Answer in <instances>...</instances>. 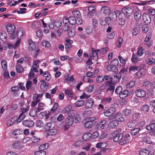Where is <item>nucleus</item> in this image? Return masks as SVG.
<instances>
[{"mask_svg": "<svg viewBox=\"0 0 155 155\" xmlns=\"http://www.w3.org/2000/svg\"><path fill=\"white\" fill-rule=\"evenodd\" d=\"M48 147V143L42 144L39 147V150H44Z\"/></svg>", "mask_w": 155, "mask_h": 155, "instance_id": "62", "label": "nucleus"}, {"mask_svg": "<svg viewBox=\"0 0 155 155\" xmlns=\"http://www.w3.org/2000/svg\"><path fill=\"white\" fill-rule=\"evenodd\" d=\"M123 114L125 116H128L130 115L131 113V110L128 108H126L123 110Z\"/></svg>", "mask_w": 155, "mask_h": 155, "instance_id": "38", "label": "nucleus"}, {"mask_svg": "<svg viewBox=\"0 0 155 155\" xmlns=\"http://www.w3.org/2000/svg\"><path fill=\"white\" fill-rule=\"evenodd\" d=\"M41 82H42L40 85L41 89L42 90L46 91L49 86L48 83L44 81H41Z\"/></svg>", "mask_w": 155, "mask_h": 155, "instance_id": "19", "label": "nucleus"}, {"mask_svg": "<svg viewBox=\"0 0 155 155\" xmlns=\"http://www.w3.org/2000/svg\"><path fill=\"white\" fill-rule=\"evenodd\" d=\"M142 15L141 11L137 9L135 12L134 14V17L135 19L137 22L139 21Z\"/></svg>", "mask_w": 155, "mask_h": 155, "instance_id": "12", "label": "nucleus"}, {"mask_svg": "<svg viewBox=\"0 0 155 155\" xmlns=\"http://www.w3.org/2000/svg\"><path fill=\"white\" fill-rule=\"evenodd\" d=\"M74 121V118H72L70 117H68L65 120V124L63 126L64 130H68L69 127L73 124Z\"/></svg>", "mask_w": 155, "mask_h": 155, "instance_id": "5", "label": "nucleus"}, {"mask_svg": "<svg viewBox=\"0 0 155 155\" xmlns=\"http://www.w3.org/2000/svg\"><path fill=\"white\" fill-rule=\"evenodd\" d=\"M107 146V144L105 143L99 142L96 145V147L98 148H104Z\"/></svg>", "mask_w": 155, "mask_h": 155, "instance_id": "46", "label": "nucleus"}, {"mask_svg": "<svg viewBox=\"0 0 155 155\" xmlns=\"http://www.w3.org/2000/svg\"><path fill=\"white\" fill-rule=\"evenodd\" d=\"M121 130L119 129L114 131L112 134V138L115 142L119 141L123 138V134L120 133Z\"/></svg>", "mask_w": 155, "mask_h": 155, "instance_id": "2", "label": "nucleus"}, {"mask_svg": "<svg viewBox=\"0 0 155 155\" xmlns=\"http://www.w3.org/2000/svg\"><path fill=\"white\" fill-rule=\"evenodd\" d=\"M107 69L108 71H112L114 72H116L118 70V68L113 65L112 64H110L107 66Z\"/></svg>", "mask_w": 155, "mask_h": 155, "instance_id": "21", "label": "nucleus"}, {"mask_svg": "<svg viewBox=\"0 0 155 155\" xmlns=\"http://www.w3.org/2000/svg\"><path fill=\"white\" fill-rule=\"evenodd\" d=\"M42 45L46 48H49L50 46V44L48 41H43L42 43Z\"/></svg>", "mask_w": 155, "mask_h": 155, "instance_id": "63", "label": "nucleus"}, {"mask_svg": "<svg viewBox=\"0 0 155 155\" xmlns=\"http://www.w3.org/2000/svg\"><path fill=\"white\" fill-rule=\"evenodd\" d=\"M142 17L143 20L146 25H148L151 23V19L150 15H143Z\"/></svg>", "mask_w": 155, "mask_h": 155, "instance_id": "11", "label": "nucleus"}, {"mask_svg": "<svg viewBox=\"0 0 155 155\" xmlns=\"http://www.w3.org/2000/svg\"><path fill=\"white\" fill-rule=\"evenodd\" d=\"M130 137V135L129 134L126 135V136H123V138L119 141V144L121 145L127 144L129 142Z\"/></svg>", "mask_w": 155, "mask_h": 155, "instance_id": "8", "label": "nucleus"}, {"mask_svg": "<svg viewBox=\"0 0 155 155\" xmlns=\"http://www.w3.org/2000/svg\"><path fill=\"white\" fill-rule=\"evenodd\" d=\"M92 114V111L91 110H88L85 111L83 114V115L85 117H89L91 116Z\"/></svg>", "mask_w": 155, "mask_h": 155, "instance_id": "34", "label": "nucleus"}, {"mask_svg": "<svg viewBox=\"0 0 155 155\" xmlns=\"http://www.w3.org/2000/svg\"><path fill=\"white\" fill-rule=\"evenodd\" d=\"M94 88V87L93 85H89L86 87L85 90L87 92H91L93 91Z\"/></svg>", "mask_w": 155, "mask_h": 155, "instance_id": "55", "label": "nucleus"}, {"mask_svg": "<svg viewBox=\"0 0 155 155\" xmlns=\"http://www.w3.org/2000/svg\"><path fill=\"white\" fill-rule=\"evenodd\" d=\"M57 133V131L55 129H51L48 132V134L50 135H55Z\"/></svg>", "mask_w": 155, "mask_h": 155, "instance_id": "57", "label": "nucleus"}, {"mask_svg": "<svg viewBox=\"0 0 155 155\" xmlns=\"http://www.w3.org/2000/svg\"><path fill=\"white\" fill-rule=\"evenodd\" d=\"M22 132V131L21 130L19 129H17L14 130L13 131L12 134L13 135L16 136L20 134Z\"/></svg>", "mask_w": 155, "mask_h": 155, "instance_id": "61", "label": "nucleus"}, {"mask_svg": "<svg viewBox=\"0 0 155 155\" xmlns=\"http://www.w3.org/2000/svg\"><path fill=\"white\" fill-rule=\"evenodd\" d=\"M136 82L134 81H130L127 83L126 85V87L128 89H130L133 87L135 85Z\"/></svg>", "mask_w": 155, "mask_h": 155, "instance_id": "39", "label": "nucleus"}, {"mask_svg": "<svg viewBox=\"0 0 155 155\" xmlns=\"http://www.w3.org/2000/svg\"><path fill=\"white\" fill-rule=\"evenodd\" d=\"M91 50L92 57H93V59L94 60H95V61H96L97 59V51L93 49H92Z\"/></svg>", "mask_w": 155, "mask_h": 155, "instance_id": "48", "label": "nucleus"}, {"mask_svg": "<svg viewBox=\"0 0 155 155\" xmlns=\"http://www.w3.org/2000/svg\"><path fill=\"white\" fill-rule=\"evenodd\" d=\"M65 94L68 95L70 97H72L74 95V93L70 89H68L64 90Z\"/></svg>", "mask_w": 155, "mask_h": 155, "instance_id": "29", "label": "nucleus"}, {"mask_svg": "<svg viewBox=\"0 0 155 155\" xmlns=\"http://www.w3.org/2000/svg\"><path fill=\"white\" fill-rule=\"evenodd\" d=\"M75 34L76 32L74 29L72 28L69 30L68 32V35L69 37L72 38L74 37Z\"/></svg>", "mask_w": 155, "mask_h": 155, "instance_id": "30", "label": "nucleus"}, {"mask_svg": "<svg viewBox=\"0 0 155 155\" xmlns=\"http://www.w3.org/2000/svg\"><path fill=\"white\" fill-rule=\"evenodd\" d=\"M107 122V121L105 120H103L100 121L99 124V126L101 129H103L104 128Z\"/></svg>", "mask_w": 155, "mask_h": 155, "instance_id": "40", "label": "nucleus"}, {"mask_svg": "<svg viewBox=\"0 0 155 155\" xmlns=\"http://www.w3.org/2000/svg\"><path fill=\"white\" fill-rule=\"evenodd\" d=\"M110 64H112L113 65L117 67V66L119 64V61L117 59H115L111 61Z\"/></svg>", "mask_w": 155, "mask_h": 155, "instance_id": "59", "label": "nucleus"}, {"mask_svg": "<svg viewBox=\"0 0 155 155\" xmlns=\"http://www.w3.org/2000/svg\"><path fill=\"white\" fill-rule=\"evenodd\" d=\"M110 15H111L110 16V18L111 19L113 18V17L111 18L112 15H113L114 16V17L118 18V19L119 20L121 19H123V16L124 14L123 12H120L118 11H116L115 12L114 14H111Z\"/></svg>", "mask_w": 155, "mask_h": 155, "instance_id": "10", "label": "nucleus"}, {"mask_svg": "<svg viewBox=\"0 0 155 155\" xmlns=\"http://www.w3.org/2000/svg\"><path fill=\"white\" fill-rule=\"evenodd\" d=\"M155 128V123L154 124H150L146 127L147 130H150L153 129Z\"/></svg>", "mask_w": 155, "mask_h": 155, "instance_id": "60", "label": "nucleus"}, {"mask_svg": "<svg viewBox=\"0 0 155 155\" xmlns=\"http://www.w3.org/2000/svg\"><path fill=\"white\" fill-rule=\"evenodd\" d=\"M101 11L105 14H108L110 12V8L107 6H104L101 8Z\"/></svg>", "mask_w": 155, "mask_h": 155, "instance_id": "31", "label": "nucleus"}, {"mask_svg": "<svg viewBox=\"0 0 155 155\" xmlns=\"http://www.w3.org/2000/svg\"><path fill=\"white\" fill-rule=\"evenodd\" d=\"M12 92L14 96H17L19 94V87L18 86H14L11 89Z\"/></svg>", "mask_w": 155, "mask_h": 155, "instance_id": "15", "label": "nucleus"}, {"mask_svg": "<svg viewBox=\"0 0 155 155\" xmlns=\"http://www.w3.org/2000/svg\"><path fill=\"white\" fill-rule=\"evenodd\" d=\"M75 18L73 16L70 17L69 18L70 24L72 25H75L76 23Z\"/></svg>", "mask_w": 155, "mask_h": 155, "instance_id": "54", "label": "nucleus"}, {"mask_svg": "<svg viewBox=\"0 0 155 155\" xmlns=\"http://www.w3.org/2000/svg\"><path fill=\"white\" fill-rule=\"evenodd\" d=\"M27 113H21L19 115L18 119H16L17 120V122L18 123H19L22 120L25 118L26 116L27 115Z\"/></svg>", "mask_w": 155, "mask_h": 155, "instance_id": "26", "label": "nucleus"}, {"mask_svg": "<svg viewBox=\"0 0 155 155\" xmlns=\"http://www.w3.org/2000/svg\"><path fill=\"white\" fill-rule=\"evenodd\" d=\"M23 125L26 127H31L33 126L34 125V123L31 120H26L22 122Z\"/></svg>", "mask_w": 155, "mask_h": 155, "instance_id": "13", "label": "nucleus"}, {"mask_svg": "<svg viewBox=\"0 0 155 155\" xmlns=\"http://www.w3.org/2000/svg\"><path fill=\"white\" fill-rule=\"evenodd\" d=\"M145 52L144 49L142 47H140L137 48V54L139 57L142 56Z\"/></svg>", "mask_w": 155, "mask_h": 155, "instance_id": "27", "label": "nucleus"}, {"mask_svg": "<svg viewBox=\"0 0 155 155\" xmlns=\"http://www.w3.org/2000/svg\"><path fill=\"white\" fill-rule=\"evenodd\" d=\"M123 91V88L121 86H119L116 87L115 90V93L117 94H120Z\"/></svg>", "mask_w": 155, "mask_h": 155, "instance_id": "43", "label": "nucleus"}, {"mask_svg": "<svg viewBox=\"0 0 155 155\" xmlns=\"http://www.w3.org/2000/svg\"><path fill=\"white\" fill-rule=\"evenodd\" d=\"M116 111L114 107H111L106 110L104 113L105 115L107 117L111 116Z\"/></svg>", "mask_w": 155, "mask_h": 155, "instance_id": "14", "label": "nucleus"}, {"mask_svg": "<svg viewBox=\"0 0 155 155\" xmlns=\"http://www.w3.org/2000/svg\"><path fill=\"white\" fill-rule=\"evenodd\" d=\"M76 112L75 110H70L68 113V117H70L72 118H73V117H74L75 115V114Z\"/></svg>", "mask_w": 155, "mask_h": 155, "instance_id": "51", "label": "nucleus"}, {"mask_svg": "<svg viewBox=\"0 0 155 155\" xmlns=\"http://www.w3.org/2000/svg\"><path fill=\"white\" fill-rule=\"evenodd\" d=\"M140 155H149V151L147 149H143L139 151Z\"/></svg>", "mask_w": 155, "mask_h": 155, "instance_id": "41", "label": "nucleus"}, {"mask_svg": "<svg viewBox=\"0 0 155 155\" xmlns=\"http://www.w3.org/2000/svg\"><path fill=\"white\" fill-rule=\"evenodd\" d=\"M136 121L134 120L130 121L127 123V126L129 127L132 128L135 127L137 125Z\"/></svg>", "mask_w": 155, "mask_h": 155, "instance_id": "35", "label": "nucleus"}, {"mask_svg": "<svg viewBox=\"0 0 155 155\" xmlns=\"http://www.w3.org/2000/svg\"><path fill=\"white\" fill-rule=\"evenodd\" d=\"M111 100L112 98L110 97H105L103 99L102 102L105 104H108L111 101Z\"/></svg>", "mask_w": 155, "mask_h": 155, "instance_id": "45", "label": "nucleus"}, {"mask_svg": "<svg viewBox=\"0 0 155 155\" xmlns=\"http://www.w3.org/2000/svg\"><path fill=\"white\" fill-rule=\"evenodd\" d=\"M95 123L94 122H92L91 121L87 120L84 123V126L85 128H91L94 124Z\"/></svg>", "mask_w": 155, "mask_h": 155, "instance_id": "24", "label": "nucleus"}, {"mask_svg": "<svg viewBox=\"0 0 155 155\" xmlns=\"http://www.w3.org/2000/svg\"><path fill=\"white\" fill-rule=\"evenodd\" d=\"M109 118L110 120L114 119H118V120L120 122L123 121L124 120V118L123 117L122 115L120 113H117L116 116H114L112 115Z\"/></svg>", "mask_w": 155, "mask_h": 155, "instance_id": "9", "label": "nucleus"}, {"mask_svg": "<svg viewBox=\"0 0 155 155\" xmlns=\"http://www.w3.org/2000/svg\"><path fill=\"white\" fill-rule=\"evenodd\" d=\"M29 104L27 103L21 108V111L23 113H27L26 112L29 110Z\"/></svg>", "mask_w": 155, "mask_h": 155, "instance_id": "25", "label": "nucleus"}, {"mask_svg": "<svg viewBox=\"0 0 155 155\" xmlns=\"http://www.w3.org/2000/svg\"><path fill=\"white\" fill-rule=\"evenodd\" d=\"M16 68L18 73H21L24 71V68L21 65H17L16 66Z\"/></svg>", "mask_w": 155, "mask_h": 155, "instance_id": "37", "label": "nucleus"}, {"mask_svg": "<svg viewBox=\"0 0 155 155\" xmlns=\"http://www.w3.org/2000/svg\"><path fill=\"white\" fill-rule=\"evenodd\" d=\"M28 43L29 44L28 47L29 50L31 51L34 50L36 48V46L34 42L31 40H29L28 41Z\"/></svg>", "mask_w": 155, "mask_h": 155, "instance_id": "22", "label": "nucleus"}, {"mask_svg": "<svg viewBox=\"0 0 155 155\" xmlns=\"http://www.w3.org/2000/svg\"><path fill=\"white\" fill-rule=\"evenodd\" d=\"M35 155H46V152L43 150H39L35 152Z\"/></svg>", "mask_w": 155, "mask_h": 155, "instance_id": "53", "label": "nucleus"}, {"mask_svg": "<svg viewBox=\"0 0 155 155\" xmlns=\"http://www.w3.org/2000/svg\"><path fill=\"white\" fill-rule=\"evenodd\" d=\"M32 84V82L30 81H29L26 82V87L27 90H28L31 88Z\"/></svg>", "mask_w": 155, "mask_h": 155, "instance_id": "52", "label": "nucleus"}, {"mask_svg": "<svg viewBox=\"0 0 155 155\" xmlns=\"http://www.w3.org/2000/svg\"><path fill=\"white\" fill-rule=\"evenodd\" d=\"M15 117H13L9 119L7 122V124L8 126H10L12 125L15 121Z\"/></svg>", "mask_w": 155, "mask_h": 155, "instance_id": "42", "label": "nucleus"}, {"mask_svg": "<svg viewBox=\"0 0 155 155\" xmlns=\"http://www.w3.org/2000/svg\"><path fill=\"white\" fill-rule=\"evenodd\" d=\"M84 103V101L83 100L78 101L76 102L75 105L78 107H81L83 106Z\"/></svg>", "mask_w": 155, "mask_h": 155, "instance_id": "49", "label": "nucleus"}, {"mask_svg": "<svg viewBox=\"0 0 155 155\" xmlns=\"http://www.w3.org/2000/svg\"><path fill=\"white\" fill-rule=\"evenodd\" d=\"M91 134L89 132L84 134L82 136V139L84 140L87 141L90 139L91 137Z\"/></svg>", "mask_w": 155, "mask_h": 155, "instance_id": "28", "label": "nucleus"}, {"mask_svg": "<svg viewBox=\"0 0 155 155\" xmlns=\"http://www.w3.org/2000/svg\"><path fill=\"white\" fill-rule=\"evenodd\" d=\"M12 146L15 149H19L21 147L20 142L18 141H16L12 143Z\"/></svg>", "mask_w": 155, "mask_h": 155, "instance_id": "23", "label": "nucleus"}, {"mask_svg": "<svg viewBox=\"0 0 155 155\" xmlns=\"http://www.w3.org/2000/svg\"><path fill=\"white\" fill-rule=\"evenodd\" d=\"M138 57L136 54L133 53L131 59V62L135 64L138 63L141 61L140 58H139Z\"/></svg>", "mask_w": 155, "mask_h": 155, "instance_id": "16", "label": "nucleus"}, {"mask_svg": "<svg viewBox=\"0 0 155 155\" xmlns=\"http://www.w3.org/2000/svg\"><path fill=\"white\" fill-rule=\"evenodd\" d=\"M118 122L117 120H113L109 122L108 124V127L110 128H114L117 127L118 125Z\"/></svg>", "mask_w": 155, "mask_h": 155, "instance_id": "17", "label": "nucleus"}, {"mask_svg": "<svg viewBox=\"0 0 155 155\" xmlns=\"http://www.w3.org/2000/svg\"><path fill=\"white\" fill-rule=\"evenodd\" d=\"M94 104V101L92 98L87 100L85 104V107L87 109H89Z\"/></svg>", "mask_w": 155, "mask_h": 155, "instance_id": "18", "label": "nucleus"}, {"mask_svg": "<svg viewBox=\"0 0 155 155\" xmlns=\"http://www.w3.org/2000/svg\"><path fill=\"white\" fill-rule=\"evenodd\" d=\"M72 14L73 17L75 18L79 17L81 16V14L80 12L78 10H75L72 12Z\"/></svg>", "mask_w": 155, "mask_h": 155, "instance_id": "33", "label": "nucleus"}, {"mask_svg": "<svg viewBox=\"0 0 155 155\" xmlns=\"http://www.w3.org/2000/svg\"><path fill=\"white\" fill-rule=\"evenodd\" d=\"M123 13L126 18L130 17L133 13V10L130 7L126 6L124 7L122 9Z\"/></svg>", "mask_w": 155, "mask_h": 155, "instance_id": "3", "label": "nucleus"}, {"mask_svg": "<svg viewBox=\"0 0 155 155\" xmlns=\"http://www.w3.org/2000/svg\"><path fill=\"white\" fill-rule=\"evenodd\" d=\"M140 130V129L139 128H136L132 130L130 133L132 135L135 136L139 132Z\"/></svg>", "mask_w": 155, "mask_h": 155, "instance_id": "36", "label": "nucleus"}, {"mask_svg": "<svg viewBox=\"0 0 155 155\" xmlns=\"http://www.w3.org/2000/svg\"><path fill=\"white\" fill-rule=\"evenodd\" d=\"M145 60V63L149 65H152L155 63V59L152 57H147Z\"/></svg>", "mask_w": 155, "mask_h": 155, "instance_id": "20", "label": "nucleus"}, {"mask_svg": "<svg viewBox=\"0 0 155 155\" xmlns=\"http://www.w3.org/2000/svg\"><path fill=\"white\" fill-rule=\"evenodd\" d=\"M39 72L40 74L42 75L46 81H49L50 80L51 76L48 71H45L43 72L41 69H40L39 70Z\"/></svg>", "mask_w": 155, "mask_h": 155, "instance_id": "7", "label": "nucleus"}, {"mask_svg": "<svg viewBox=\"0 0 155 155\" xmlns=\"http://www.w3.org/2000/svg\"><path fill=\"white\" fill-rule=\"evenodd\" d=\"M136 95L138 97H144L146 95L145 91L142 89L139 88L135 91Z\"/></svg>", "mask_w": 155, "mask_h": 155, "instance_id": "6", "label": "nucleus"}, {"mask_svg": "<svg viewBox=\"0 0 155 155\" xmlns=\"http://www.w3.org/2000/svg\"><path fill=\"white\" fill-rule=\"evenodd\" d=\"M37 113V111L35 109H32L30 110L29 115L31 117H34L36 115Z\"/></svg>", "mask_w": 155, "mask_h": 155, "instance_id": "58", "label": "nucleus"}, {"mask_svg": "<svg viewBox=\"0 0 155 155\" xmlns=\"http://www.w3.org/2000/svg\"><path fill=\"white\" fill-rule=\"evenodd\" d=\"M152 34L151 33H148L144 39L143 44L150 47L153 44V41L151 40Z\"/></svg>", "mask_w": 155, "mask_h": 155, "instance_id": "4", "label": "nucleus"}, {"mask_svg": "<svg viewBox=\"0 0 155 155\" xmlns=\"http://www.w3.org/2000/svg\"><path fill=\"white\" fill-rule=\"evenodd\" d=\"M1 64L3 69L4 70H5L7 68V63L5 60H2L1 61Z\"/></svg>", "mask_w": 155, "mask_h": 155, "instance_id": "47", "label": "nucleus"}, {"mask_svg": "<svg viewBox=\"0 0 155 155\" xmlns=\"http://www.w3.org/2000/svg\"><path fill=\"white\" fill-rule=\"evenodd\" d=\"M136 74L138 78H140L144 75V71H142L141 70H140L138 71L136 73Z\"/></svg>", "mask_w": 155, "mask_h": 155, "instance_id": "56", "label": "nucleus"}, {"mask_svg": "<svg viewBox=\"0 0 155 155\" xmlns=\"http://www.w3.org/2000/svg\"><path fill=\"white\" fill-rule=\"evenodd\" d=\"M150 104L151 106L154 107L153 109V111L155 113V100H153L150 101Z\"/></svg>", "mask_w": 155, "mask_h": 155, "instance_id": "64", "label": "nucleus"}, {"mask_svg": "<svg viewBox=\"0 0 155 155\" xmlns=\"http://www.w3.org/2000/svg\"><path fill=\"white\" fill-rule=\"evenodd\" d=\"M139 67L136 65H134L131 67L129 69V71L131 73L132 72H135L137 70Z\"/></svg>", "mask_w": 155, "mask_h": 155, "instance_id": "44", "label": "nucleus"}, {"mask_svg": "<svg viewBox=\"0 0 155 155\" xmlns=\"http://www.w3.org/2000/svg\"><path fill=\"white\" fill-rule=\"evenodd\" d=\"M6 29L7 32L9 34L11 38L14 39L15 37V31L16 28L15 26L11 23H8L6 26Z\"/></svg>", "mask_w": 155, "mask_h": 155, "instance_id": "1", "label": "nucleus"}, {"mask_svg": "<svg viewBox=\"0 0 155 155\" xmlns=\"http://www.w3.org/2000/svg\"><path fill=\"white\" fill-rule=\"evenodd\" d=\"M128 94V92L127 90H124L119 95L120 97L122 99H124L127 97Z\"/></svg>", "mask_w": 155, "mask_h": 155, "instance_id": "32", "label": "nucleus"}, {"mask_svg": "<svg viewBox=\"0 0 155 155\" xmlns=\"http://www.w3.org/2000/svg\"><path fill=\"white\" fill-rule=\"evenodd\" d=\"M23 35V31L21 29L18 30L17 32V36L18 39L21 38Z\"/></svg>", "mask_w": 155, "mask_h": 155, "instance_id": "50", "label": "nucleus"}]
</instances>
